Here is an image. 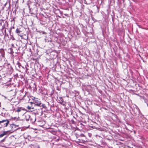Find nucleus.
Listing matches in <instances>:
<instances>
[{
	"label": "nucleus",
	"mask_w": 148,
	"mask_h": 148,
	"mask_svg": "<svg viewBox=\"0 0 148 148\" xmlns=\"http://www.w3.org/2000/svg\"><path fill=\"white\" fill-rule=\"evenodd\" d=\"M75 141L76 143L80 145H82V144L84 143L85 141L83 139L82 137H85V135L81 133L80 131L78 132H75Z\"/></svg>",
	"instance_id": "nucleus-1"
},
{
	"label": "nucleus",
	"mask_w": 148,
	"mask_h": 148,
	"mask_svg": "<svg viewBox=\"0 0 148 148\" xmlns=\"http://www.w3.org/2000/svg\"><path fill=\"white\" fill-rule=\"evenodd\" d=\"M76 127H75V130H82L85 127V126L82 123L78 121L75 123Z\"/></svg>",
	"instance_id": "nucleus-2"
},
{
	"label": "nucleus",
	"mask_w": 148,
	"mask_h": 148,
	"mask_svg": "<svg viewBox=\"0 0 148 148\" xmlns=\"http://www.w3.org/2000/svg\"><path fill=\"white\" fill-rule=\"evenodd\" d=\"M9 123V121L7 119L0 121V125L3 127H6Z\"/></svg>",
	"instance_id": "nucleus-3"
},
{
	"label": "nucleus",
	"mask_w": 148,
	"mask_h": 148,
	"mask_svg": "<svg viewBox=\"0 0 148 148\" xmlns=\"http://www.w3.org/2000/svg\"><path fill=\"white\" fill-rule=\"evenodd\" d=\"M8 23L6 21H5L3 19L0 20V26H2V30H3L5 27V23Z\"/></svg>",
	"instance_id": "nucleus-4"
},
{
	"label": "nucleus",
	"mask_w": 148,
	"mask_h": 148,
	"mask_svg": "<svg viewBox=\"0 0 148 148\" xmlns=\"http://www.w3.org/2000/svg\"><path fill=\"white\" fill-rule=\"evenodd\" d=\"M33 100L34 101V104L36 106H41V102L40 101V100L37 98H34Z\"/></svg>",
	"instance_id": "nucleus-5"
},
{
	"label": "nucleus",
	"mask_w": 148,
	"mask_h": 148,
	"mask_svg": "<svg viewBox=\"0 0 148 148\" xmlns=\"http://www.w3.org/2000/svg\"><path fill=\"white\" fill-rule=\"evenodd\" d=\"M11 132H10V131H4L3 132V133L1 134H0V138H1L3 137L5 135H9L10 134Z\"/></svg>",
	"instance_id": "nucleus-6"
},
{
	"label": "nucleus",
	"mask_w": 148,
	"mask_h": 148,
	"mask_svg": "<svg viewBox=\"0 0 148 148\" xmlns=\"http://www.w3.org/2000/svg\"><path fill=\"white\" fill-rule=\"evenodd\" d=\"M36 118L34 117V116L32 117H30V118L29 119V121H30L32 123H34L36 121Z\"/></svg>",
	"instance_id": "nucleus-7"
},
{
	"label": "nucleus",
	"mask_w": 148,
	"mask_h": 148,
	"mask_svg": "<svg viewBox=\"0 0 148 148\" xmlns=\"http://www.w3.org/2000/svg\"><path fill=\"white\" fill-rule=\"evenodd\" d=\"M25 116L26 121H29V119L30 118V115L28 114H25Z\"/></svg>",
	"instance_id": "nucleus-8"
},
{
	"label": "nucleus",
	"mask_w": 148,
	"mask_h": 148,
	"mask_svg": "<svg viewBox=\"0 0 148 148\" xmlns=\"http://www.w3.org/2000/svg\"><path fill=\"white\" fill-rule=\"evenodd\" d=\"M58 100L60 101V103L61 104H62L64 103V101L63 98L62 97H59Z\"/></svg>",
	"instance_id": "nucleus-9"
},
{
	"label": "nucleus",
	"mask_w": 148,
	"mask_h": 148,
	"mask_svg": "<svg viewBox=\"0 0 148 148\" xmlns=\"http://www.w3.org/2000/svg\"><path fill=\"white\" fill-rule=\"evenodd\" d=\"M16 32L17 34L20 33L21 32V31L19 30L18 28L16 29Z\"/></svg>",
	"instance_id": "nucleus-10"
},
{
	"label": "nucleus",
	"mask_w": 148,
	"mask_h": 148,
	"mask_svg": "<svg viewBox=\"0 0 148 148\" xmlns=\"http://www.w3.org/2000/svg\"><path fill=\"white\" fill-rule=\"evenodd\" d=\"M21 111V109L20 108H18V109H17L15 111V112H20Z\"/></svg>",
	"instance_id": "nucleus-11"
},
{
	"label": "nucleus",
	"mask_w": 148,
	"mask_h": 148,
	"mask_svg": "<svg viewBox=\"0 0 148 148\" xmlns=\"http://www.w3.org/2000/svg\"><path fill=\"white\" fill-rule=\"evenodd\" d=\"M27 109L29 110H30L31 109V107L29 106H27Z\"/></svg>",
	"instance_id": "nucleus-12"
},
{
	"label": "nucleus",
	"mask_w": 148,
	"mask_h": 148,
	"mask_svg": "<svg viewBox=\"0 0 148 148\" xmlns=\"http://www.w3.org/2000/svg\"><path fill=\"white\" fill-rule=\"evenodd\" d=\"M5 140V138H4L0 142H1V143H2V142H4Z\"/></svg>",
	"instance_id": "nucleus-13"
},
{
	"label": "nucleus",
	"mask_w": 148,
	"mask_h": 148,
	"mask_svg": "<svg viewBox=\"0 0 148 148\" xmlns=\"http://www.w3.org/2000/svg\"><path fill=\"white\" fill-rule=\"evenodd\" d=\"M25 68H26V71H27L28 70V69L27 67H26Z\"/></svg>",
	"instance_id": "nucleus-14"
},
{
	"label": "nucleus",
	"mask_w": 148,
	"mask_h": 148,
	"mask_svg": "<svg viewBox=\"0 0 148 148\" xmlns=\"http://www.w3.org/2000/svg\"><path fill=\"white\" fill-rule=\"evenodd\" d=\"M30 146H31V147H32V146L34 147V145H30Z\"/></svg>",
	"instance_id": "nucleus-15"
},
{
	"label": "nucleus",
	"mask_w": 148,
	"mask_h": 148,
	"mask_svg": "<svg viewBox=\"0 0 148 148\" xmlns=\"http://www.w3.org/2000/svg\"><path fill=\"white\" fill-rule=\"evenodd\" d=\"M12 125H13V126H15L14 125V124H12Z\"/></svg>",
	"instance_id": "nucleus-16"
},
{
	"label": "nucleus",
	"mask_w": 148,
	"mask_h": 148,
	"mask_svg": "<svg viewBox=\"0 0 148 148\" xmlns=\"http://www.w3.org/2000/svg\"><path fill=\"white\" fill-rule=\"evenodd\" d=\"M19 36L21 37H22V36H21V35H19Z\"/></svg>",
	"instance_id": "nucleus-17"
},
{
	"label": "nucleus",
	"mask_w": 148,
	"mask_h": 148,
	"mask_svg": "<svg viewBox=\"0 0 148 148\" xmlns=\"http://www.w3.org/2000/svg\"><path fill=\"white\" fill-rule=\"evenodd\" d=\"M147 103V106H148V103Z\"/></svg>",
	"instance_id": "nucleus-18"
},
{
	"label": "nucleus",
	"mask_w": 148,
	"mask_h": 148,
	"mask_svg": "<svg viewBox=\"0 0 148 148\" xmlns=\"http://www.w3.org/2000/svg\"><path fill=\"white\" fill-rule=\"evenodd\" d=\"M22 68H23V69H24V68L22 66Z\"/></svg>",
	"instance_id": "nucleus-19"
},
{
	"label": "nucleus",
	"mask_w": 148,
	"mask_h": 148,
	"mask_svg": "<svg viewBox=\"0 0 148 148\" xmlns=\"http://www.w3.org/2000/svg\"><path fill=\"white\" fill-rule=\"evenodd\" d=\"M145 102H146V101H145Z\"/></svg>",
	"instance_id": "nucleus-20"
}]
</instances>
